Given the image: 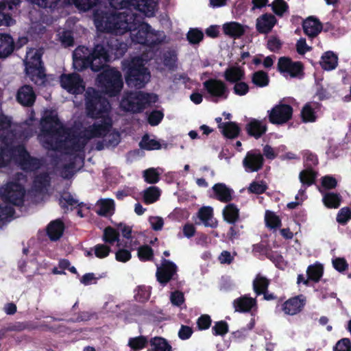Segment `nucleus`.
Listing matches in <instances>:
<instances>
[{"label":"nucleus","instance_id":"nucleus-1","mask_svg":"<svg viewBox=\"0 0 351 351\" xmlns=\"http://www.w3.org/2000/svg\"><path fill=\"white\" fill-rule=\"evenodd\" d=\"M88 108L91 116L104 117V123L95 122L84 126L79 132L66 130L55 110H45L40 121L41 128L38 134V140L43 147L46 149L58 150L64 154L74 156L75 162H81V152L90 141L101 139L97 141L95 145L97 150L117 145L120 136L112 127V121L111 117L107 114V107L99 112L89 102Z\"/></svg>","mask_w":351,"mask_h":351},{"label":"nucleus","instance_id":"nucleus-2","mask_svg":"<svg viewBox=\"0 0 351 351\" xmlns=\"http://www.w3.org/2000/svg\"><path fill=\"white\" fill-rule=\"evenodd\" d=\"M132 1L130 0L125 10L106 15L105 20L97 16L95 20L97 27L116 35L130 32V38L134 43L155 46L164 43L166 39L165 33L156 31L148 23L141 21L140 17L132 11L134 8L140 12Z\"/></svg>","mask_w":351,"mask_h":351},{"label":"nucleus","instance_id":"nucleus-3","mask_svg":"<svg viewBox=\"0 0 351 351\" xmlns=\"http://www.w3.org/2000/svg\"><path fill=\"white\" fill-rule=\"evenodd\" d=\"M19 128L8 117L0 114V167L15 162L24 170H36L40 167V160L30 157L21 144L23 135L18 134Z\"/></svg>","mask_w":351,"mask_h":351},{"label":"nucleus","instance_id":"nucleus-4","mask_svg":"<svg viewBox=\"0 0 351 351\" xmlns=\"http://www.w3.org/2000/svg\"><path fill=\"white\" fill-rule=\"evenodd\" d=\"M127 50V45L124 43H119L117 40L111 41L108 45V49L103 45H97L93 52L85 47H79L73 52V67L77 71L90 66L94 71H98L103 69L106 62L111 58H117L121 56Z\"/></svg>","mask_w":351,"mask_h":351},{"label":"nucleus","instance_id":"nucleus-5","mask_svg":"<svg viewBox=\"0 0 351 351\" xmlns=\"http://www.w3.org/2000/svg\"><path fill=\"white\" fill-rule=\"evenodd\" d=\"M130 0H71V3L80 10L86 11L95 7L93 14L94 23L97 29L102 32H108L106 30L99 29L96 24V16H99L103 19H106V15L110 13L125 10L128 5ZM71 3L69 1L68 2Z\"/></svg>","mask_w":351,"mask_h":351},{"label":"nucleus","instance_id":"nucleus-6","mask_svg":"<svg viewBox=\"0 0 351 351\" xmlns=\"http://www.w3.org/2000/svg\"><path fill=\"white\" fill-rule=\"evenodd\" d=\"M150 58L151 56L148 58L143 55L123 61V70L125 72V80L129 86L141 88L149 81L150 73L145 64Z\"/></svg>","mask_w":351,"mask_h":351},{"label":"nucleus","instance_id":"nucleus-7","mask_svg":"<svg viewBox=\"0 0 351 351\" xmlns=\"http://www.w3.org/2000/svg\"><path fill=\"white\" fill-rule=\"evenodd\" d=\"M158 97L154 94L145 93L142 91L126 93L120 103L121 108L132 112L141 111L146 105L155 103Z\"/></svg>","mask_w":351,"mask_h":351},{"label":"nucleus","instance_id":"nucleus-8","mask_svg":"<svg viewBox=\"0 0 351 351\" xmlns=\"http://www.w3.org/2000/svg\"><path fill=\"white\" fill-rule=\"evenodd\" d=\"M42 52L40 49H30L27 51L25 60V72L30 80L38 85H43L45 75L42 66Z\"/></svg>","mask_w":351,"mask_h":351},{"label":"nucleus","instance_id":"nucleus-9","mask_svg":"<svg viewBox=\"0 0 351 351\" xmlns=\"http://www.w3.org/2000/svg\"><path fill=\"white\" fill-rule=\"evenodd\" d=\"M26 179L21 173H18L16 178L8 182L1 189L2 199L13 205H21L23 202L25 193L24 184Z\"/></svg>","mask_w":351,"mask_h":351},{"label":"nucleus","instance_id":"nucleus-10","mask_svg":"<svg viewBox=\"0 0 351 351\" xmlns=\"http://www.w3.org/2000/svg\"><path fill=\"white\" fill-rule=\"evenodd\" d=\"M97 84L110 96L118 94L123 87L120 72L112 68L106 69L98 75Z\"/></svg>","mask_w":351,"mask_h":351},{"label":"nucleus","instance_id":"nucleus-11","mask_svg":"<svg viewBox=\"0 0 351 351\" xmlns=\"http://www.w3.org/2000/svg\"><path fill=\"white\" fill-rule=\"evenodd\" d=\"M85 101H86V110L87 115L93 119H97L95 122H99L100 123H104V118L100 116L93 117L89 114V110L88 108V103L90 102L93 108L97 112H101L104 110V108L107 107V114L110 117V105L109 102L101 95L97 92L93 88H88L86 91L85 95Z\"/></svg>","mask_w":351,"mask_h":351},{"label":"nucleus","instance_id":"nucleus-12","mask_svg":"<svg viewBox=\"0 0 351 351\" xmlns=\"http://www.w3.org/2000/svg\"><path fill=\"white\" fill-rule=\"evenodd\" d=\"M278 70L284 76L302 77L304 75V66L299 61H293L289 57L282 56L278 59Z\"/></svg>","mask_w":351,"mask_h":351},{"label":"nucleus","instance_id":"nucleus-13","mask_svg":"<svg viewBox=\"0 0 351 351\" xmlns=\"http://www.w3.org/2000/svg\"><path fill=\"white\" fill-rule=\"evenodd\" d=\"M204 88L214 101L226 99L229 90L226 84L219 80L210 79L204 82Z\"/></svg>","mask_w":351,"mask_h":351},{"label":"nucleus","instance_id":"nucleus-14","mask_svg":"<svg viewBox=\"0 0 351 351\" xmlns=\"http://www.w3.org/2000/svg\"><path fill=\"white\" fill-rule=\"evenodd\" d=\"M264 157L259 150L248 151L242 160V165L246 173L257 172L263 168Z\"/></svg>","mask_w":351,"mask_h":351},{"label":"nucleus","instance_id":"nucleus-15","mask_svg":"<svg viewBox=\"0 0 351 351\" xmlns=\"http://www.w3.org/2000/svg\"><path fill=\"white\" fill-rule=\"evenodd\" d=\"M60 84L64 89L72 94H80L85 90L83 80L76 73L62 75Z\"/></svg>","mask_w":351,"mask_h":351},{"label":"nucleus","instance_id":"nucleus-16","mask_svg":"<svg viewBox=\"0 0 351 351\" xmlns=\"http://www.w3.org/2000/svg\"><path fill=\"white\" fill-rule=\"evenodd\" d=\"M293 109L289 105L278 104L269 111V119L271 123L282 125L292 117Z\"/></svg>","mask_w":351,"mask_h":351},{"label":"nucleus","instance_id":"nucleus-17","mask_svg":"<svg viewBox=\"0 0 351 351\" xmlns=\"http://www.w3.org/2000/svg\"><path fill=\"white\" fill-rule=\"evenodd\" d=\"M306 302L305 295H297L286 300L282 304L281 309L286 315H294L299 313L303 309Z\"/></svg>","mask_w":351,"mask_h":351},{"label":"nucleus","instance_id":"nucleus-18","mask_svg":"<svg viewBox=\"0 0 351 351\" xmlns=\"http://www.w3.org/2000/svg\"><path fill=\"white\" fill-rule=\"evenodd\" d=\"M176 266L172 262L163 260L160 267L157 268L156 276L162 284L169 282L176 272Z\"/></svg>","mask_w":351,"mask_h":351},{"label":"nucleus","instance_id":"nucleus-19","mask_svg":"<svg viewBox=\"0 0 351 351\" xmlns=\"http://www.w3.org/2000/svg\"><path fill=\"white\" fill-rule=\"evenodd\" d=\"M232 305L236 312L247 313L256 308V300L247 295H244L234 300Z\"/></svg>","mask_w":351,"mask_h":351},{"label":"nucleus","instance_id":"nucleus-20","mask_svg":"<svg viewBox=\"0 0 351 351\" xmlns=\"http://www.w3.org/2000/svg\"><path fill=\"white\" fill-rule=\"evenodd\" d=\"M277 22L276 17L271 14H264L257 18L256 28L261 34H267L271 31Z\"/></svg>","mask_w":351,"mask_h":351},{"label":"nucleus","instance_id":"nucleus-21","mask_svg":"<svg viewBox=\"0 0 351 351\" xmlns=\"http://www.w3.org/2000/svg\"><path fill=\"white\" fill-rule=\"evenodd\" d=\"M21 0H3L0 3V26H10L14 24V20L5 14V10L8 7V10H12L13 6H16L20 3Z\"/></svg>","mask_w":351,"mask_h":351},{"label":"nucleus","instance_id":"nucleus-22","mask_svg":"<svg viewBox=\"0 0 351 351\" xmlns=\"http://www.w3.org/2000/svg\"><path fill=\"white\" fill-rule=\"evenodd\" d=\"M318 190L322 195L323 204L327 208L336 209L340 206L342 202V197L340 193L330 191L324 192L319 187H318Z\"/></svg>","mask_w":351,"mask_h":351},{"label":"nucleus","instance_id":"nucleus-23","mask_svg":"<svg viewBox=\"0 0 351 351\" xmlns=\"http://www.w3.org/2000/svg\"><path fill=\"white\" fill-rule=\"evenodd\" d=\"M16 98L21 104L29 106L34 104L36 95L30 86L25 85L19 89Z\"/></svg>","mask_w":351,"mask_h":351},{"label":"nucleus","instance_id":"nucleus-24","mask_svg":"<svg viewBox=\"0 0 351 351\" xmlns=\"http://www.w3.org/2000/svg\"><path fill=\"white\" fill-rule=\"evenodd\" d=\"M134 5L147 17L154 15L158 0H132Z\"/></svg>","mask_w":351,"mask_h":351},{"label":"nucleus","instance_id":"nucleus-25","mask_svg":"<svg viewBox=\"0 0 351 351\" xmlns=\"http://www.w3.org/2000/svg\"><path fill=\"white\" fill-rule=\"evenodd\" d=\"M13 38L8 34L0 33V58H5L14 51Z\"/></svg>","mask_w":351,"mask_h":351},{"label":"nucleus","instance_id":"nucleus-26","mask_svg":"<svg viewBox=\"0 0 351 351\" xmlns=\"http://www.w3.org/2000/svg\"><path fill=\"white\" fill-rule=\"evenodd\" d=\"M319 64L325 71H332L338 65V56L333 51H328L322 56Z\"/></svg>","mask_w":351,"mask_h":351},{"label":"nucleus","instance_id":"nucleus-27","mask_svg":"<svg viewBox=\"0 0 351 351\" xmlns=\"http://www.w3.org/2000/svg\"><path fill=\"white\" fill-rule=\"evenodd\" d=\"M246 27L237 22H229L223 24V31L226 35L238 38L245 33Z\"/></svg>","mask_w":351,"mask_h":351},{"label":"nucleus","instance_id":"nucleus-28","mask_svg":"<svg viewBox=\"0 0 351 351\" xmlns=\"http://www.w3.org/2000/svg\"><path fill=\"white\" fill-rule=\"evenodd\" d=\"M247 133L256 138L261 137L267 130L266 124L257 119H251L246 125Z\"/></svg>","mask_w":351,"mask_h":351},{"label":"nucleus","instance_id":"nucleus-29","mask_svg":"<svg viewBox=\"0 0 351 351\" xmlns=\"http://www.w3.org/2000/svg\"><path fill=\"white\" fill-rule=\"evenodd\" d=\"M215 197L222 202H228L232 199V191L223 183L215 184L212 188Z\"/></svg>","mask_w":351,"mask_h":351},{"label":"nucleus","instance_id":"nucleus-30","mask_svg":"<svg viewBox=\"0 0 351 351\" xmlns=\"http://www.w3.org/2000/svg\"><path fill=\"white\" fill-rule=\"evenodd\" d=\"M64 223L60 219L51 221L47 226V232L49 237L52 241L59 239L64 231Z\"/></svg>","mask_w":351,"mask_h":351},{"label":"nucleus","instance_id":"nucleus-31","mask_svg":"<svg viewBox=\"0 0 351 351\" xmlns=\"http://www.w3.org/2000/svg\"><path fill=\"white\" fill-rule=\"evenodd\" d=\"M244 71L239 66H231L224 72V78L229 82H237L243 79Z\"/></svg>","mask_w":351,"mask_h":351},{"label":"nucleus","instance_id":"nucleus-32","mask_svg":"<svg viewBox=\"0 0 351 351\" xmlns=\"http://www.w3.org/2000/svg\"><path fill=\"white\" fill-rule=\"evenodd\" d=\"M213 208L210 206H204L199 209L198 217L205 226H216L217 221L213 218Z\"/></svg>","mask_w":351,"mask_h":351},{"label":"nucleus","instance_id":"nucleus-33","mask_svg":"<svg viewBox=\"0 0 351 351\" xmlns=\"http://www.w3.org/2000/svg\"><path fill=\"white\" fill-rule=\"evenodd\" d=\"M97 213L99 215L107 216L112 215L114 211V204L111 199H101L97 203Z\"/></svg>","mask_w":351,"mask_h":351},{"label":"nucleus","instance_id":"nucleus-34","mask_svg":"<svg viewBox=\"0 0 351 351\" xmlns=\"http://www.w3.org/2000/svg\"><path fill=\"white\" fill-rule=\"evenodd\" d=\"M323 29L322 22L314 16H308V38H315Z\"/></svg>","mask_w":351,"mask_h":351},{"label":"nucleus","instance_id":"nucleus-35","mask_svg":"<svg viewBox=\"0 0 351 351\" xmlns=\"http://www.w3.org/2000/svg\"><path fill=\"white\" fill-rule=\"evenodd\" d=\"M324 274V266L319 263L308 265V282H318Z\"/></svg>","mask_w":351,"mask_h":351},{"label":"nucleus","instance_id":"nucleus-36","mask_svg":"<svg viewBox=\"0 0 351 351\" xmlns=\"http://www.w3.org/2000/svg\"><path fill=\"white\" fill-rule=\"evenodd\" d=\"M219 127L221 129V132L223 135L230 138L237 137L240 132V128L234 122L221 123L219 125Z\"/></svg>","mask_w":351,"mask_h":351},{"label":"nucleus","instance_id":"nucleus-37","mask_svg":"<svg viewBox=\"0 0 351 351\" xmlns=\"http://www.w3.org/2000/svg\"><path fill=\"white\" fill-rule=\"evenodd\" d=\"M224 219L230 223L236 222L239 218V209L233 204H229L223 210Z\"/></svg>","mask_w":351,"mask_h":351},{"label":"nucleus","instance_id":"nucleus-38","mask_svg":"<svg viewBox=\"0 0 351 351\" xmlns=\"http://www.w3.org/2000/svg\"><path fill=\"white\" fill-rule=\"evenodd\" d=\"M269 285V280L261 274H258L253 281V289L256 294L265 293Z\"/></svg>","mask_w":351,"mask_h":351},{"label":"nucleus","instance_id":"nucleus-39","mask_svg":"<svg viewBox=\"0 0 351 351\" xmlns=\"http://www.w3.org/2000/svg\"><path fill=\"white\" fill-rule=\"evenodd\" d=\"M160 195V191L156 186H149L143 191L144 202L149 204L156 202Z\"/></svg>","mask_w":351,"mask_h":351},{"label":"nucleus","instance_id":"nucleus-40","mask_svg":"<svg viewBox=\"0 0 351 351\" xmlns=\"http://www.w3.org/2000/svg\"><path fill=\"white\" fill-rule=\"evenodd\" d=\"M338 185L337 180L332 175H326L321 178V186H319L322 190L330 191L335 189Z\"/></svg>","mask_w":351,"mask_h":351},{"label":"nucleus","instance_id":"nucleus-41","mask_svg":"<svg viewBox=\"0 0 351 351\" xmlns=\"http://www.w3.org/2000/svg\"><path fill=\"white\" fill-rule=\"evenodd\" d=\"M151 291L148 287L139 286L134 291V298L136 300L144 302L150 297Z\"/></svg>","mask_w":351,"mask_h":351},{"label":"nucleus","instance_id":"nucleus-42","mask_svg":"<svg viewBox=\"0 0 351 351\" xmlns=\"http://www.w3.org/2000/svg\"><path fill=\"white\" fill-rule=\"evenodd\" d=\"M351 219V208L348 206L341 208L337 215L336 220L341 225H346Z\"/></svg>","mask_w":351,"mask_h":351},{"label":"nucleus","instance_id":"nucleus-43","mask_svg":"<svg viewBox=\"0 0 351 351\" xmlns=\"http://www.w3.org/2000/svg\"><path fill=\"white\" fill-rule=\"evenodd\" d=\"M151 344L154 351H170L171 349L167 341L161 337H154L151 341Z\"/></svg>","mask_w":351,"mask_h":351},{"label":"nucleus","instance_id":"nucleus-44","mask_svg":"<svg viewBox=\"0 0 351 351\" xmlns=\"http://www.w3.org/2000/svg\"><path fill=\"white\" fill-rule=\"evenodd\" d=\"M265 220L267 226L270 228H276L280 226V219L274 212L266 211Z\"/></svg>","mask_w":351,"mask_h":351},{"label":"nucleus","instance_id":"nucleus-45","mask_svg":"<svg viewBox=\"0 0 351 351\" xmlns=\"http://www.w3.org/2000/svg\"><path fill=\"white\" fill-rule=\"evenodd\" d=\"M141 148L147 150L158 149L160 148V143L155 139L150 138L148 136H144L139 143Z\"/></svg>","mask_w":351,"mask_h":351},{"label":"nucleus","instance_id":"nucleus-46","mask_svg":"<svg viewBox=\"0 0 351 351\" xmlns=\"http://www.w3.org/2000/svg\"><path fill=\"white\" fill-rule=\"evenodd\" d=\"M252 82L258 86H266L269 83V77L266 73L259 71L253 74Z\"/></svg>","mask_w":351,"mask_h":351},{"label":"nucleus","instance_id":"nucleus-47","mask_svg":"<svg viewBox=\"0 0 351 351\" xmlns=\"http://www.w3.org/2000/svg\"><path fill=\"white\" fill-rule=\"evenodd\" d=\"M160 173L157 169L149 168L143 171V177L145 182L150 184H154L158 182Z\"/></svg>","mask_w":351,"mask_h":351},{"label":"nucleus","instance_id":"nucleus-48","mask_svg":"<svg viewBox=\"0 0 351 351\" xmlns=\"http://www.w3.org/2000/svg\"><path fill=\"white\" fill-rule=\"evenodd\" d=\"M147 340L143 336L130 338L128 341L129 346L134 350H141L147 345Z\"/></svg>","mask_w":351,"mask_h":351},{"label":"nucleus","instance_id":"nucleus-49","mask_svg":"<svg viewBox=\"0 0 351 351\" xmlns=\"http://www.w3.org/2000/svg\"><path fill=\"white\" fill-rule=\"evenodd\" d=\"M60 204L63 208H69V206H75L78 205L77 200L73 198V197L68 193H64L62 195L60 199Z\"/></svg>","mask_w":351,"mask_h":351},{"label":"nucleus","instance_id":"nucleus-50","mask_svg":"<svg viewBox=\"0 0 351 351\" xmlns=\"http://www.w3.org/2000/svg\"><path fill=\"white\" fill-rule=\"evenodd\" d=\"M285 148V145H281L274 149L270 145H267L263 147V154L267 159L273 160L277 156L280 152L284 151Z\"/></svg>","mask_w":351,"mask_h":351},{"label":"nucleus","instance_id":"nucleus-51","mask_svg":"<svg viewBox=\"0 0 351 351\" xmlns=\"http://www.w3.org/2000/svg\"><path fill=\"white\" fill-rule=\"evenodd\" d=\"M267 189V185L263 181H254L248 186V191L255 194L263 193Z\"/></svg>","mask_w":351,"mask_h":351},{"label":"nucleus","instance_id":"nucleus-52","mask_svg":"<svg viewBox=\"0 0 351 351\" xmlns=\"http://www.w3.org/2000/svg\"><path fill=\"white\" fill-rule=\"evenodd\" d=\"M119 233L113 228L108 227L104 230V240L110 244L119 240Z\"/></svg>","mask_w":351,"mask_h":351},{"label":"nucleus","instance_id":"nucleus-53","mask_svg":"<svg viewBox=\"0 0 351 351\" xmlns=\"http://www.w3.org/2000/svg\"><path fill=\"white\" fill-rule=\"evenodd\" d=\"M49 176L46 173L40 174L35 178L34 186L36 190H42L43 188L46 187L49 184Z\"/></svg>","mask_w":351,"mask_h":351},{"label":"nucleus","instance_id":"nucleus-54","mask_svg":"<svg viewBox=\"0 0 351 351\" xmlns=\"http://www.w3.org/2000/svg\"><path fill=\"white\" fill-rule=\"evenodd\" d=\"M110 247L104 244H97L94 247L95 256L99 258H104L109 255Z\"/></svg>","mask_w":351,"mask_h":351},{"label":"nucleus","instance_id":"nucleus-55","mask_svg":"<svg viewBox=\"0 0 351 351\" xmlns=\"http://www.w3.org/2000/svg\"><path fill=\"white\" fill-rule=\"evenodd\" d=\"M212 330L214 335H224L228 331V326L226 322L220 321L215 324Z\"/></svg>","mask_w":351,"mask_h":351},{"label":"nucleus","instance_id":"nucleus-56","mask_svg":"<svg viewBox=\"0 0 351 351\" xmlns=\"http://www.w3.org/2000/svg\"><path fill=\"white\" fill-rule=\"evenodd\" d=\"M334 351H351V341L349 338L339 340L333 348Z\"/></svg>","mask_w":351,"mask_h":351},{"label":"nucleus","instance_id":"nucleus-57","mask_svg":"<svg viewBox=\"0 0 351 351\" xmlns=\"http://www.w3.org/2000/svg\"><path fill=\"white\" fill-rule=\"evenodd\" d=\"M322 81V80H315V96H317L318 97V99L319 100H324L325 99H328L329 97L328 96V93L326 90V89H325L321 82Z\"/></svg>","mask_w":351,"mask_h":351},{"label":"nucleus","instance_id":"nucleus-58","mask_svg":"<svg viewBox=\"0 0 351 351\" xmlns=\"http://www.w3.org/2000/svg\"><path fill=\"white\" fill-rule=\"evenodd\" d=\"M14 214L13 208L10 206H7L2 208L0 206V226L5 221H8Z\"/></svg>","mask_w":351,"mask_h":351},{"label":"nucleus","instance_id":"nucleus-59","mask_svg":"<svg viewBox=\"0 0 351 351\" xmlns=\"http://www.w3.org/2000/svg\"><path fill=\"white\" fill-rule=\"evenodd\" d=\"M287 8L288 5L283 0H275L272 3L273 11L279 16H282Z\"/></svg>","mask_w":351,"mask_h":351},{"label":"nucleus","instance_id":"nucleus-60","mask_svg":"<svg viewBox=\"0 0 351 351\" xmlns=\"http://www.w3.org/2000/svg\"><path fill=\"white\" fill-rule=\"evenodd\" d=\"M203 33L197 29H191L187 34V38L191 43L196 44L200 42L203 38Z\"/></svg>","mask_w":351,"mask_h":351},{"label":"nucleus","instance_id":"nucleus-61","mask_svg":"<svg viewBox=\"0 0 351 351\" xmlns=\"http://www.w3.org/2000/svg\"><path fill=\"white\" fill-rule=\"evenodd\" d=\"M282 43L281 40L278 37L274 36L269 37L267 40L268 49L274 52L279 51L282 47Z\"/></svg>","mask_w":351,"mask_h":351},{"label":"nucleus","instance_id":"nucleus-62","mask_svg":"<svg viewBox=\"0 0 351 351\" xmlns=\"http://www.w3.org/2000/svg\"><path fill=\"white\" fill-rule=\"evenodd\" d=\"M233 91L237 95L243 96L248 93L249 86L245 82L239 81L235 82Z\"/></svg>","mask_w":351,"mask_h":351},{"label":"nucleus","instance_id":"nucleus-63","mask_svg":"<svg viewBox=\"0 0 351 351\" xmlns=\"http://www.w3.org/2000/svg\"><path fill=\"white\" fill-rule=\"evenodd\" d=\"M319 103L308 102V123L315 122L317 119L316 113L321 108Z\"/></svg>","mask_w":351,"mask_h":351},{"label":"nucleus","instance_id":"nucleus-64","mask_svg":"<svg viewBox=\"0 0 351 351\" xmlns=\"http://www.w3.org/2000/svg\"><path fill=\"white\" fill-rule=\"evenodd\" d=\"M59 40L64 47H69L73 45V39L71 32L68 31H62L58 33Z\"/></svg>","mask_w":351,"mask_h":351}]
</instances>
